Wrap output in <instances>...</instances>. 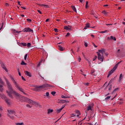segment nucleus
<instances>
[{
    "instance_id": "3c124183",
    "label": "nucleus",
    "mask_w": 125,
    "mask_h": 125,
    "mask_svg": "<svg viewBox=\"0 0 125 125\" xmlns=\"http://www.w3.org/2000/svg\"><path fill=\"white\" fill-rule=\"evenodd\" d=\"M84 46H85L86 47H87V43L86 42H85L84 44Z\"/></svg>"
},
{
    "instance_id": "bb28decb",
    "label": "nucleus",
    "mask_w": 125,
    "mask_h": 125,
    "mask_svg": "<svg viewBox=\"0 0 125 125\" xmlns=\"http://www.w3.org/2000/svg\"><path fill=\"white\" fill-rule=\"evenodd\" d=\"M101 34H105L106 33H108V30L103 31L100 32Z\"/></svg>"
},
{
    "instance_id": "603ef678",
    "label": "nucleus",
    "mask_w": 125,
    "mask_h": 125,
    "mask_svg": "<svg viewBox=\"0 0 125 125\" xmlns=\"http://www.w3.org/2000/svg\"><path fill=\"white\" fill-rule=\"evenodd\" d=\"M70 35V33L68 32L67 34L66 35L65 37H69V35Z\"/></svg>"
},
{
    "instance_id": "1a4fd4ad",
    "label": "nucleus",
    "mask_w": 125,
    "mask_h": 125,
    "mask_svg": "<svg viewBox=\"0 0 125 125\" xmlns=\"http://www.w3.org/2000/svg\"><path fill=\"white\" fill-rule=\"evenodd\" d=\"M98 60H100L101 62H103L104 61V56L103 55H101L100 53H98Z\"/></svg>"
},
{
    "instance_id": "c9c22d12",
    "label": "nucleus",
    "mask_w": 125,
    "mask_h": 125,
    "mask_svg": "<svg viewBox=\"0 0 125 125\" xmlns=\"http://www.w3.org/2000/svg\"><path fill=\"white\" fill-rule=\"evenodd\" d=\"M102 13L104 14V15H107V12L105 11H103Z\"/></svg>"
},
{
    "instance_id": "b1692460",
    "label": "nucleus",
    "mask_w": 125,
    "mask_h": 125,
    "mask_svg": "<svg viewBox=\"0 0 125 125\" xmlns=\"http://www.w3.org/2000/svg\"><path fill=\"white\" fill-rule=\"evenodd\" d=\"M118 90H119V87H117L116 88H115L112 92V93H115V92H116V91H118Z\"/></svg>"
},
{
    "instance_id": "e2e57ef3",
    "label": "nucleus",
    "mask_w": 125,
    "mask_h": 125,
    "mask_svg": "<svg viewBox=\"0 0 125 125\" xmlns=\"http://www.w3.org/2000/svg\"><path fill=\"white\" fill-rule=\"evenodd\" d=\"M82 121H80L79 123V125H82Z\"/></svg>"
},
{
    "instance_id": "13d9d810",
    "label": "nucleus",
    "mask_w": 125,
    "mask_h": 125,
    "mask_svg": "<svg viewBox=\"0 0 125 125\" xmlns=\"http://www.w3.org/2000/svg\"><path fill=\"white\" fill-rule=\"evenodd\" d=\"M75 116H76V114H71L72 117H75Z\"/></svg>"
},
{
    "instance_id": "f3484780",
    "label": "nucleus",
    "mask_w": 125,
    "mask_h": 125,
    "mask_svg": "<svg viewBox=\"0 0 125 125\" xmlns=\"http://www.w3.org/2000/svg\"><path fill=\"white\" fill-rule=\"evenodd\" d=\"M58 47H59V50H60L61 51H63L64 50V48L61 46V45H58Z\"/></svg>"
},
{
    "instance_id": "58836bf2",
    "label": "nucleus",
    "mask_w": 125,
    "mask_h": 125,
    "mask_svg": "<svg viewBox=\"0 0 125 125\" xmlns=\"http://www.w3.org/2000/svg\"><path fill=\"white\" fill-rule=\"evenodd\" d=\"M27 47H30V46H31V43L29 42L27 43V44H26Z\"/></svg>"
},
{
    "instance_id": "423d86ee",
    "label": "nucleus",
    "mask_w": 125,
    "mask_h": 125,
    "mask_svg": "<svg viewBox=\"0 0 125 125\" xmlns=\"http://www.w3.org/2000/svg\"><path fill=\"white\" fill-rule=\"evenodd\" d=\"M15 85L16 87L19 90H20V91H21V92H22V93H23V94H24V95H26V93H25L24 92V89H23V88L20 87L19 86V85H18V84H17V83H16V82H15Z\"/></svg>"
},
{
    "instance_id": "bf43d9fd",
    "label": "nucleus",
    "mask_w": 125,
    "mask_h": 125,
    "mask_svg": "<svg viewBox=\"0 0 125 125\" xmlns=\"http://www.w3.org/2000/svg\"><path fill=\"white\" fill-rule=\"evenodd\" d=\"M49 21V19H47L45 21V22H48Z\"/></svg>"
},
{
    "instance_id": "a19ab883",
    "label": "nucleus",
    "mask_w": 125,
    "mask_h": 125,
    "mask_svg": "<svg viewBox=\"0 0 125 125\" xmlns=\"http://www.w3.org/2000/svg\"><path fill=\"white\" fill-rule=\"evenodd\" d=\"M84 85H86V86H88L89 85V83H84Z\"/></svg>"
},
{
    "instance_id": "cd10ccee",
    "label": "nucleus",
    "mask_w": 125,
    "mask_h": 125,
    "mask_svg": "<svg viewBox=\"0 0 125 125\" xmlns=\"http://www.w3.org/2000/svg\"><path fill=\"white\" fill-rule=\"evenodd\" d=\"M105 50L104 49H102V55H104L105 53Z\"/></svg>"
},
{
    "instance_id": "4d7b16f0",
    "label": "nucleus",
    "mask_w": 125,
    "mask_h": 125,
    "mask_svg": "<svg viewBox=\"0 0 125 125\" xmlns=\"http://www.w3.org/2000/svg\"><path fill=\"white\" fill-rule=\"evenodd\" d=\"M38 12L39 13H40V14H42V12L41 11V10H38Z\"/></svg>"
},
{
    "instance_id": "2f4dec72",
    "label": "nucleus",
    "mask_w": 125,
    "mask_h": 125,
    "mask_svg": "<svg viewBox=\"0 0 125 125\" xmlns=\"http://www.w3.org/2000/svg\"><path fill=\"white\" fill-rule=\"evenodd\" d=\"M41 6H44L46 8H48V5L45 4H42Z\"/></svg>"
},
{
    "instance_id": "9b49d317",
    "label": "nucleus",
    "mask_w": 125,
    "mask_h": 125,
    "mask_svg": "<svg viewBox=\"0 0 125 125\" xmlns=\"http://www.w3.org/2000/svg\"><path fill=\"white\" fill-rule=\"evenodd\" d=\"M23 32H25V33H32L33 29L30 28V27H27L24 29Z\"/></svg>"
},
{
    "instance_id": "f8f14e48",
    "label": "nucleus",
    "mask_w": 125,
    "mask_h": 125,
    "mask_svg": "<svg viewBox=\"0 0 125 125\" xmlns=\"http://www.w3.org/2000/svg\"><path fill=\"white\" fill-rule=\"evenodd\" d=\"M0 64L2 68L3 69H4V70H5L6 71V72H8L7 69H6V67H5V65L4 64V63H3V62H0Z\"/></svg>"
},
{
    "instance_id": "a878e982",
    "label": "nucleus",
    "mask_w": 125,
    "mask_h": 125,
    "mask_svg": "<svg viewBox=\"0 0 125 125\" xmlns=\"http://www.w3.org/2000/svg\"><path fill=\"white\" fill-rule=\"evenodd\" d=\"M3 91V89L2 88V85L0 84V91L1 92H2Z\"/></svg>"
},
{
    "instance_id": "79ce46f5",
    "label": "nucleus",
    "mask_w": 125,
    "mask_h": 125,
    "mask_svg": "<svg viewBox=\"0 0 125 125\" xmlns=\"http://www.w3.org/2000/svg\"><path fill=\"white\" fill-rule=\"evenodd\" d=\"M54 30L56 33H58V29L57 28H54Z\"/></svg>"
},
{
    "instance_id": "7c9ffc66",
    "label": "nucleus",
    "mask_w": 125,
    "mask_h": 125,
    "mask_svg": "<svg viewBox=\"0 0 125 125\" xmlns=\"http://www.w3.org/2000/svg\"><path fill=\"white\" fill-rule=\"evenodd\" d=\"M21 44L23 46H27V43H26L25 42L21 43Z\"/></svg>"
},
{
    "instance_id": "393cba45",
    "label": "nucleus",
    "mask_w": 125,
    "mask_h": 125,
    "mask_svg": "<svg viewBox=\"0 0 125 125\" xmlns=\"http://www.w3.org/2000/svg\"><path fill=\"white\" fill-rule=\"evenodd\" d=\"M122 78H123V74H121L119 77V82H121V81H122Z\"/></svg>"
},
{
    "instance_id": "864d4df0",
    "label": "nucleus",
    "mask_w": 125,
    "mask_h": 125,
    "mask_svg": "<svg viewBox=\"0 0 125 125\" xmlns=\"http://www.w3.org/2000/svg\"><path fill=\"white\" fill-rule=\"evenodd\" d=\"M76 113H77L78 114H80V111L79 110H76Z\"/></svg>"
},
{
    "instance_id": "c756f323",
    "label": "nucleus",
    "mask_w": 125,
    "mask_h": 125,
    "mask_svg": "<svg viewBox=\"0 0 125 125\" xmlns=\"http://www.w3.org/2000/svg\"><path fill=\"white\" fill-rule=\"evenodd\" d=\"M62 108H61L60 109H57V113L58 114H59V113H60V112H61V111H62Z\"/></svg>"
},
{
    "instance_id": "4468645a",
    "label": "nucleus",
    "mask_w": 125,
    "mask_h": 125,
    "mask_svg": "<svg viewBox=\"0 0 125 125\" xmlns=\"http://www.w3.org/2000/svg\"><path fill=\"white\" fill-rule=\"evenodd\" d=\"M64 29L65 30H71V29H72V27L71 26H70V25H68V26H65L64 27Z\"/></svg>"
},
{
    "instance_id": "a18cd8bd",
    "label": "nucleus",
    "mask_w": 125,
    "mask_h": 125,
    "mask_svg": "<svg viewBox=\"0 0 125 125\" xmlns=\"http://www.w3.org/2000/svg\"><path fill=\"white\" fill-rule=\"evenodd\" d=\"M95 72V71H94V69H92L91 71V74H93V73H94Z\"/></svg>"
},
{
    "instance_id": "7ed1b4c3",
    "label": "nucleus",
    "mask_w": 125,
    "mask_h": 125,
    "mask_svg": "<svg viewBox=\"0 0 125 125\" xmlns=\"http://www.w3.org/2000/svg\"><path fill=\"white\" fill-rule=\"evenodd\" d=\"M45 87H52L50 84H45L39 86H36L35 88V90L36 91H39V90H41V89H42V88H44Z\"/></svg>"
},
{
    "instance_id": "9d476101",
    "label": "nucleus",
    "mask_w": 125,
    "mask_h": 125,
    "mask_svg": "<svg viewBox=\"0 0 125 125\" xmlns=\"http://www.w3.org/2000/svg\"><path fill=\"white\" fill-rule=\"evenodd\" d=\"M26 102L28 103L29 104H32V105H34V104H38L37 102H34L33 100L28 98H27V100H26Z\"/></svg>"
},
{
    "instance_id": "c85d7f7f",
    "label": "nucleus",
    "mask_w": 125,
    "mask_h": 125,
    "mask_svg": "<svg viewBox=\"0 0 125 125\" xmlns=\"http://www.w3.org/2000/svg\"><path fill=\"white\" fill-rule=\"evenodd\" d=\"M21 65H27V63L24 62L22 61L21 62Z\"/></svg>"
},
{
    "instance_id": "5701e85b",
    "label": "nucleus",
    "mask_w": 125,
    "mask_h": 125,
    "mask_svg": "<svg viewBox=\"0 0 125 125\" xmlns=\"http://www.w3.org/2000/svg\"><path fill=\"white\" fill-rule=\"evenodd\" d=\"M89 110H91V106H90V105H88L86 111H89Z\"/></svg>"
},
{
    "instance_id": "72a5a7b5",
    "label": "nucleus",
    "mask_w": 125,
    "mask_h": 125,
    "mask_svg": "<svg viewBox=\"0 0 125 125\" xmlns=\"http://www.w3.org/2000/svg\"><path fill=\"white\" fill-rule=\"evenodd\" d=\"M96 59H97V56H95L93 59V61H95V60H96Z\"/></svg>"
},
{
    "instance_id": "4be33fe9",
    "label": "nucleus",
    "mask_w": 125,
    "mask_h": 125,
    "mask_svg": "<svg viewBox=\"0 0 125 125\" xmlns=\"http://www.w3.org/2000/svg\"><path fill=\"white\" fill-rule=\"evenodd\" d=\"M53 112V109H48V114H50L51 113H52Z\"/></svg>"
},
{
    "instance_id": "680f3d73",
    "label": "nucleus",
    "mask_w": 125,
    "mask_h": 125,
    "mask_svg": "<svg viewBox=\"0 0 125 125\" xmlns=\"http://www.w3.org/2000/svg\"><path fill=\"white\" fill-rule=\"evenodd\" d=\"M0 83H2V80L0 78Z\"/></svg>"
},
{
    "instance_id": "5fc2aeb1",
    "label": "nucleus",
    "mask_w": 125,
    "mask_h": 125,
    "mask_svg": "<svg viewBox=\"0 0 125 125\" xmlns=\"http://www.w3.org/2000/svg\"><path fill=\"white\" fill-rule=\"evenodd\" d=\"M18 3L19 5H22V4H21V3L19 1H18Z\"/></svg>"
},
{
    "instance_id": "774afa93",
    "label": "nucleus",
    "mask_w": 125,
    "mask_h": 125,
    "mask_svg": "<svg viewBox=\"0 0 125 125\" xmlns=\"http://www.w3.org/2000/svg\"><path fill=\"white\" fill-rule=\"evenodd\" d=\"M88 7V5H85V8L87 9Z\"/></svg>"
},
{
    "instance_id": "2eb2a0df",
    "label": "nucleus",
    "mask_w": 125,
    "mask_h": 125,
    "mask_svg": "<svg viewBox=\"0 0 125 125\" xmlns=\"http://www.w3.org/2000/svg\"><path fill=\"white\" fill-rule=\"evenodd\" d=\"M60 101L62 103V104H64V103H69V102H70V101L66 100H61Z\"/></svg>"
},
{
    "instance_id": "f03ea898",
    "label": "nucleus",
    "mask_w": 125,
    "mask_h": 125,
    "mask_svg": "<svg viewBox=\"0 0 125 125\" xmlns=\"http://www.w3.org/2000/svg\"><path fill=\"white\" fill-rule=\"evenodd\" d=\"M14 95H15L16 99H17V100L19 101H21V102H27L28 98H27L26 97L22 96L16 92H14Z\"/></svg>"
},
{
    "instance_id": "8fccbe9b",
    "label": "nucleus",
    "mask_w": 125,
    "mask_h": 125,
    "mask_svg": "<svg viewBox=\"0 0 125 125\" xmlns=\"http://www.w3.org/2000/svg\"><path fill=\"white\" fill-rule=\"evenodd\" d=\"M49 95V93L48 92H47L46 93V96H48Z\"/></svg>"
},
{
    "instance_id": "0e129e2a",
    "label": "nucleus",
    "mask_w": 125,
    "mask_h": 125,
    "mask_svg": "<svg viewBox=\"0 0 125 125\" xmlns=\"http://www.w3.org/2000/svg\"><path fill=\"white\" fill-rule=\"evenodd\" d=\"M99 51L100 53H102V49L101 50H99Z\"/></svg>"
},
{
    "instance_id": "052dcab7",
    "label": "nucleus",
    "mask_w": 125,
    "mask_h": 125,
    "mask_svg": "<svg viewBox=\"0 0 125 125\" xmlns=\"http://www.w3.org/2000/svg\"><path fill=\"white\" fill-rule=\"evenodd\" d=\"M21 78H22V81H26V80H25V78H24L23 77V76H22Z\"/></svg>"
},
{
    "instance_id": "338daca9",
    "label": "nucleus",
    "mask_w": 125,
    "mask_h": 125,
    "mask_svg": "<svg viewBox=\"0 0 125 125\" xmlns=\"http://www.w3.org/2000/svg\"><path fill=\"white\" fill-rule=\"evenodd\" d=\"M91 37H92V38H94V35L93 34H91Z\"/></svg>"
},
{
    "instance_id": "ea45409f",
    "label": "nucleus",
    "mask_w": 125,
    "mask_h": 125,
    "mask_svg": "<svg viewBox=\"0 0 125 125\" xmlns=\"http://www.w3.org/2000/svg\"><path fill=\"white\" fill-rule=\"evenodd\" d=\"M27 21H28L29 23H30V22H32V20H31L30 19H27Z\"/></svg>"
},
{
    "instance_id": "6e6552de",
    "label": "nucleus",
    "mask_w": 125,
    "mask_h": 125,
    "mask_svg": "<svg viewBox=\"0 0 125 125\" xmlns=\"http://www.w3.org/2000/svg\"><path fill=\"white\" fill-rule=\"evenodd\" d=\"M2 98H3V99H5V101L6 103H7V104H8V105H10V100H9L7 98H6V96H5V95H3L2 96Z\"/></svg>"
},
{
    "instance_id": "ddd939ff",
    "label": "nucleus",
    "mask_w": 125,
    "mask_h": 125,
    "mask_svg": "<svg viewBox=\"0 0 125 125\" xmlns=\"http://www.w3.org/2000/svg\"><path fill=\"white\" fill-rule=\"evenodd\" d=\"M24 73L26 76L28 77H32V74H31V72L28 71H24Z\"/></svg>"
},
{
    "instance_id": "412c9836",
    "label": "nucleus",
    "mask_w": 125,
    "mask_h": 125,
    "mask_svg": "<svg viewBox=\"0 0 125 125\" xmlns=\"http://www.w3.org/2000/svg\"><path fill=\"white\" fill-rule=\"evenodd\" d=\"M71 7L75 12H77V9H76V7L74 6H71Z\"/></svg>"
},
{
    "instance_id": "a211bd4d",
    "label": "nucleus",
    "mask_w": 125,
    "mask_h": 125,
    "mask_svg": "<svg viewBox=\"0 0 125 125\" xmlns=\"http://www.w3.org/2000/svg\"><path fill=\"white\" fill-rule=\"evenodd\" d=\"M87 28H90V26H89V23H87L85 25V26L84 28V29L86 30Z\"/></svg>"
},
{
    "instance_id": "0eeeda50",
    "label": "nucleus",
    "mask_w": 125,
    "mask_h": 125,
    "mask_svg": "<svg viewBox=\"0 0 125 125\" xmlns=\"http://www.w3.org/2000/svg\"><path fill=\"white\" fill-rule=\"evenodd\" d=\"M113 81H114V79H111L109 83H108L107 85L106 86V87L105 88V89H107V88H108V90L110 91V90L112 89V84H110L111 83H113Z\"/></svg>"
},
{
    "instance_id": "e433bc0d",
    "label": "nucleus",
    "mask_w": 125,
    "mask_h": 125,
    "mask_svg": "<svg viewBox=\"0 0 125 125\" xmlns=\"http://www.w3.org/2000/svg\"><path fill=\"white\" fill-rule=\"evenodd\" d=\"M51 94L53 96L55 95V94H56V92L55 91H53L51 92Z\"/></svg>"
},
{
    "instance_id": "6e6d98bb",
    "label": "nucleus",
    "mask_w": 125,
    "mask_h": 125,
    "mask_svg": "<svg viewBox=\"0 0 125 125\" xmlns=\"http://www.w3.org/2000/svg\"><path fill=\"white\" fill-rule=\"evenodd\" d=\"M78 60H79V62H81V61L82 60V58H81V57H79Z\"/></svg>"
},
{
    "instance_id": "39448f33",
    "label": "nucleus",
    "mask_w": 125,
    "mask_h": 125,
    "mask_svg": "<svg viewBox=\"0 0 125 125\" xmlns=\"http://www.w3.org/2000/svg\"><path fill=\"white\" fill-rule=\"evenodd\" d=\"M118 66H119V64H118L117 63L114 66V67L112 68V69L111 70H110L109 73H108V75L107 76L108 77H110V76H111V75L112 74H113V73H114V71H116V70H117V68H118Z\"/></svg>"
},
{
    "instance_id": "f704fd0d",
    "label": "nucleus",
    "mask_w": 125,
    "mask_h": 125,
    "mask_svg": "<svg viewBox=\"0 0 125 125\" xmlns=\"http://www.w3.org/2000/svg\"><path fill=\"white\" fill-rule=\"evenodd\" d=\"M3 27V22H2V23L1 24V27L0 28V31L2 29Z\"/></svg>"
},
{
    "instance_id": "69168bd1",
    "label": "nucleus",
    "mask_w": 125,
    "mask_h": 125,
    "mask_svg": "<svg viewBox=\"0 0 125 125\" xmlns=\"http://www.w3.org/2000/svg\"><path fill=\"white\" fill-rule=\"evenodd\" d=\"M106 26H111L112 24H106Z\"/></svg>"
},
{
    "instance_id": "dca6fc26",
    "label": "nucleus",
    "mask_w": 125,
    "mask_h": 125,
    "mask_svg": "<svg viewBox=\"0 0 125 125\" xmlns=\"http://www.w3.org/2000/svg\"><path fill=\"white\" fill-rule=\"evenodd\" d=\"M62 98H63V99H67L70 98V96H67V95H62Z\"/></svg>"
},
{
    "instance_id": "4c0bfd02",
    "label": "nucleus",
    "mask_w": 125,
    "mask_h": 125,
    "mask_svg": "<svg viewBox=\"0 0 125 125\" xmlns=\"http://www.w3.org/2000/svg\"><path fill=\"white\" fill-rule=\"evenodd\" d=\"M27 56H28V54H26L25 55V56H24V60H27Z\"/></svg>"
},
{
    "instance_id": "20e7f679",
    "label": "nucleus",
    "mask_w": 125,
    "mask_h": 125,
    "mask_svg": "<svg viewBox=\"0 0 125 125\" xmlns=\"http://www.w3.org/2000/svg\"><path fill=\"white\" fill-rule=\"evenodd\" d=\"M7 112H8V116H9V118H10V119H11L12 120H13V119H14V116H15V111L14 110H7Z\"/></svg>"
},
{
    "instance_id": "09e8293b",
    "label": "nucleus",
    "mask_w": 125,
    "mask_h": 125,
    "mask_svg": "<svg viewBox=\"0 0 125 125\" xmlns=\"http://www.w3.org/2000/svg\"><path fill=\"white\" fill-rule=\"evenodd\" d=\"M26 107L28 108H31L32 106H31V105H30L29 104H26Z\"/></svg>"
},
{
    "instance_id": "49530a36",
    "label": "nucleus",
    "mask_w": 125,
    "mask_h": 125,
    "mask_svg": "<svg viewBox=\"0 0 125 125\" xmlns=\"http://www.w3.org/2000/svg\"><path fill=\"white\" fill-rule=\"evenodd\" d=\"M66 106V104H63L62 106V107L61 108L62 110L63 109H64V108H65V106Z\"/></svg>"
},
{
    "instance_id": "f257e3e1",
    "label": "nucleus",
    "mask_w": 125,
    "mask_h": 125,
    "mask_svg": "<svg viewBox=\"0 0 125 125\" xmlns=\"http://www.w3.org/2000/svg\"><path fill=\"white\" fill-rule=\"evenodd\" d=\"M5 81H6L7 88L9 90V91L7 90L6 92L8 94V96L10 98H13V96H12V93L14 94V92H15V91H14L13 89L12 88V86L11 85V84H10L9 82H8V80L5 79Z\"/></svg>"
},
{
    "instance_id": "37998d69",
    "label": "nucleus",
    "mask_w": 125,
    "mask_h": 125,
    "mask_svg": "<svg viewBox=\"0 0 125 125\" xmlns=\"http://www.w3.org/2000/svg\"><path fill=\"white\" fill-rule=\"evenodd\" d=\"M17 125H24V123H18V124H17Z\"/></svg>"
},
{
    "instance_id": "de8ad7c7",
    "label": "nucleus",
    "mask_w": 125,
    "mask_h": 125,
    "mask_svg": "<svg viewBox=\"0 0 125 125\" xmlns=\"http://www.w3.org/2000/svg\"><path fill=\"white\" fill-rule=\"evenodd\" d=\"M18 72L19 73V76H21V73H20V71H19V68H18Z\"/></svg>"
},
{
    "instance_id": "c03bdc74",
    "label": "nucleus",
    "mask_w": 125,
    "mask_h": 125,
    "mask_svg": "<svg viewBox=\"0 0 125 125\" xmlns=\"http://www.w3.org/2000/svg\"><path fill=\"white\" fill-rule=\"evenodd\" d=\"M92 44H93V46H94V47H95V48H96L97 47V46H96V45H95V43H92Z\"/></svg>"
},
{
    "instance_id": "aec40b11",
    "label": "nucleus",
    "mask_w": 125,
    "mask_h": 125,
    "mask_svg": "<svg viewBox=\"0 0 125 125\" xmlns=\"http://www.w3.org/2000/svg\"><path fill=\"white\" fill-rule=\"evenodd\" d=\"M42 61H43V60H41V61L39 62V63L37 65V68L40 67V66H41V64H42Z\"/></svg>"
},
{
    "instance_id": "6ab92c4d",
    "label": "nucleus",
    "mask_w": 125,
    "mask_h": 125,
    "mask_svg": "<svg viewBox=\"0 0 125 125\" xmlns=\"http://www.w3.org/2000/svg\"><path fill=\"white\" fill-rule=\"evenodd\" d=\"M110 40H112L113 41H117V39H116V37H115L113 36H110Z\"/></svg>"
},
{
    "instance_id": "473e14b6",
    "label": "nucleus",
    "mask_w": 125,
    "mask_h": 125,
    "mask_svg": "<svg viewBox=\"0 0 125 125\" xmlns=\"http://www.w3.org/2000/svg\"><path fill=\"white\" fill-rule=\"evenodd\" d=\"M110 98H111V96H108L105 98V100H107L108 99H110Z\"/></svg>"
}]
</instances>
